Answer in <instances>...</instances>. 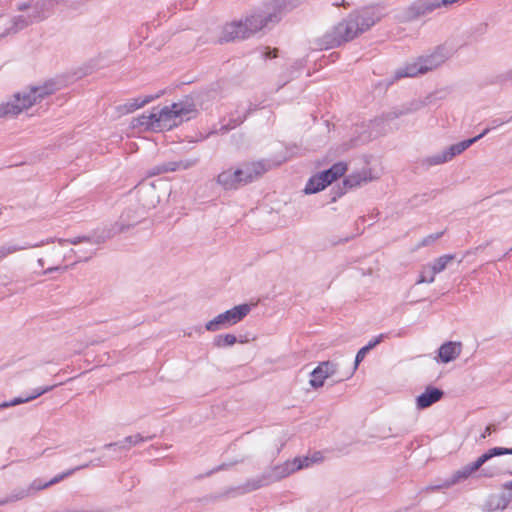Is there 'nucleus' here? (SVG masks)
<instances>
[{"label":"nucleus","mask_w":512,"mask_h":512,"mask_svg":"<svg viewBox=\"0 0 512 512\" xmlns=\"http://www.w3.org/2000/svg\"><path fill=\"white\" fill-rule=\"evenodd\" d=\"M303 0H272L253 10L244 19L233 21L223 27L221 42L243 40L251 37L270 22H278L282 13L298 6Z\"/></svg>","instance_id":"obj_1"},{"label":"nucleus","mask_w":512,"mask_h":512,"mask_svg":"<svg viewBox=\"0 0 512 512\" xmlns=\"http://www.w3.org/2000/svg\"><path fill=\"white\" fill-rule=\"evenodd\" d=\"M378 20L379 16L375 14L373 9H364L352 13L324 35L323 45L326 49L338 47L368 30Z\"/></svg>","instance_id":"obj_2"},{"label":"nucleus","mask_w":512,"mask_h":512,"mask_svg":"<svg viewBox=\"0 0 512 512\" xmlns=\"http://www.w3.org/2000/svg\"><path fill=\"white\" fill-rule=\"evenodd\" d=\"M57 90L53 81L15 93L7 102L0 104V117H15L33 105L41 102Z\"/></svg>","instance_id":"obj_3"},{"label":"nucleus","mask_w":512,"mask_h":512,"mask_svg":"<svg viewBox=\"0 0 512 512\" xmlns=\"http://www.w3.org/2000/svg\"><path fill=\"white\" fill-rule=\"evenodd\" d=\"M451 54L452 50L446 45H439L431 53L421 55L412 62H408L403 67L398 68L395 71L394 79L425 74L442 65Z\"/></svg>","instance_id":"obj_4"},{"label":"nucleus","mask_w":512,"mask_h":512,"mask_svg":"<svg viewBox=\"0 0 512 512\" xmlns=\"http://www.w3.org/2000/svg\"><path fill=\"white\" fill-rule=\"evenodd\" d=\"M154 109L159 131L171 130L183 121L189 120L195 113L194 105L188 102L173 103L161 109Z\"/></svg>","instance_id":"obj_5"},{"label":"nucleus","mask_w":512,"mask_h":512,"mask_svg":"<svg viewBox=\"0 0 512 512\" xmlns=\"http://www.w3.org/2000/svg\"><path fill=\"white\" fill-rule=\"evenodd\" d=\"M256 306L254 303H241L225 310L205 323V330L214 333L223 329L232 327L240 323L248 316L251 310Z\"/></svg>","instance_id":"obj_6"},{"label":"nucleus","mask_w":512,"mask_h":512,"mask_svg":"<svg viewBox=\"0 0 512 512\" xmlns=\"http://www.w3.org/2000/svg\"><path fill=\"white\" fill-rule=\"evenodd\" d=\"M512 455V449L502 448V447H494L489 449L487 452L482 454L475 462L470 463L457 471H455L451 476L445 480L443 486L448 488L461 481L468 479L473 473L480 469V467L495 456L501 455Z\"/></svg>","instance_id":"obj_7"},{"label":"nucleus","mask_w":512,"mask_h":512,"mask_svg":"<svg viewBox=\"0 0 512 512\" xmlns=\"http://www.w3.org/2000/svg\"><path fill=\"white\" fill-rule=\"evenodd\" d=\"M346 169L347 166L345 163L338 162L332 165L329 169L310 177L304 188L305 194H314L323 190L334 180L344 175Z\"/></svg>","instance_id":"obj_8"},{"label":"nucleus","mask_w":512,"mask_h":512,"mask_svg":"<svg viewBox=\"0 0 512 512\" xmlns=\"http://www.w3.org/2000/svg\"><path fill=\"white\" fill-rule=\"evenodd\" d=\"M440 8L438 0H416L398 14L401 21L409 22Z\"/></svg>","instance_id":"obj_9"},{"label":"nucleus","mask_w":512,"mask_h":512,"mask_svg":"<svg viewBox=\"0 0 512 512\" xmlns=\"http://www.w3.org/2000/svg\"><path fill=\"white\" fill-rule=\"evenodd\" d=\"M269 168V163L264 160L244 162L237 166L242 184H247L254 181L255 179L262 176L265 172H267Z\"/></svg>","instance_id":"obj_10"},{"label":"nucleus","mask_w":512,"mask_h":512,"mask_svg":"<svg viewBox=\"0 0 512 512\" xmlns=\"http://www.w3.org/2000/svg\"><path fill=\"white\" fill-rule=\"evenodd\" d=\"M338 366L331 361H323L310 373L309 384L313 389L321 388L325 381L334 376L337 372Z\"/></svg>","instance_id":"obj_11"},{"label":"nucleus","mask_w":512,"mask_h":512,"mask_svg":"<svg viewBox=\"0 0 512 512\" xmlns=\"http://www.w3.org/2000/svg\"><path fill=\"white\" fill-rule=\"evenodd\" d=\"M33 23L34 21L27 14L19 15L9 21L4 15H0V38L11 32L17 33Z\"/></svg>","instance_id":"obj_12"},{"label":"nucleus","mask_w":512,"mask_h":512,"mask_svg":"<svg viewBox=\"0 0 512 512\" xmlns=\"http://www.w3.org/2000/svg\"><path fill=\"white\" fill-rule=\"evenodd\" d=\"M463 345L459 341H448L443 343L436 356L438 363L447 364L455 361L462 353Z\"/></svg>","instance_id":"obj_13"},{"label":"nucleus","mask_w":512,"mask_h":512,"mask_svg":"<svg viewBox=\"0 0 512 512\" xmlns=\"http://www.w3.org/2000/svg\"><path fill=\"white\" fill-rule=\"evenodd\" d=\"M75 470L76 469H72L65 473H62V474L54 477L53 479H51L48 482H42L41 480H34L27 489H22L21 491H19V493L13 498V500L22 499L36 491L43 490L53 484H56V483L60 482L61 480H63L64 478L71 475Z\"/></svg>","instance_id":"obj_14"},{"label":"nucleus","mask_w":512,"mask_h":512,"mask_svg":"<svg viewBox=\"0 0 512 512\" xmlns=\"http://www.w3.org/2000/svg\"><path fill=\"white\" fill-rule=\"evenodd\" d=\"M49 5L50 3L45 0L29 4L23 3L18 5V10L26 11V14L36 23L44 20L48 16Z\"/></svg>","instance_id":"obj_15"},{"label":"nucleus","mask_w":512,"mask_h":512,"mask_svg":"<svg viewBox=\"0 0 512 512\" xmlns=\"http://www.w3.org/2000/svg\"><path fill=\"white\" fill-rule=\"evenodd\" d=\"M195 164V161H168L157 164L147 171L149 177L157 176L167 172H174L179 169H187Z\"/></svg>","instance_id":"obj_16"},{"label":"nucleus","mask_w":512,"mask_h":512,"mask_svg":"<svg viewBox=\"0 0 512 512\" xmlns=\"http://www.w3.org/2000/svg\"><path fill=\"white\" fill-rule=\"evenodd\" d=\"M489 133V129H484L479 135L463 140L459 143L453 144L450 147L444 149V153L446 154V157L448 161H451L455 156L461 154L466 149H468L471 145H473L475 142L483 138L486 134Z\"/></svg>","instance_id":"obj_17"},{"label":"nucleus","mask_w":512,"mask_h":512,"mask_svg":"<svg viewBox=\"0 0 512 512\" xmlns=\"http://www.w3.org/2000/svg\"><path fill=\"white\" fill-rule=\"evenodd\" d=\"M325 460V455L321 451H314L305 456H298L293 458L296 472L313 467L320 464Z\"/></svg>","instance_id":"obj_18"},{"label":"nucleus","mask_w":512,"mask_h":512,"mask_svg":"<svg viewBox=\"0 0 512 512\" xmlns=\"http://www.w3.org/2000/svg\"><path fill=\"white\" fill-rule=\"evenodd\" d=\"M160 95L161 93L155 95H147L145 97L132 98L127 100V102H125L124 104L119 105L117 109L121 114H129L139 108H142L143 106L152 102L153 100L157 99L158 97H160Z\"/></svg>","instance_id":"obj_19"},{"label":"nucleus","mask_w":512,"mask_h":512,"mask_svg":"<svg viewBox=\"0 0 512 512\" xmlns=\"http://www.w3.org/2000/svg\"><path fill=\"white\" fill-rule=\"evenodd\" d=\"M217 182L226 190L236 189L239 185H242L237 167L222 171L217 177Z\"/></svg>","instance_id":"obj_20"},{"label":"nucleus","mask_w":512,"mask_h":512,"mask_svg":"<svg viewBox=\"0 0 512 512\" xmlns=\"http://www.w3.org/2000/svg\"><path fill=\"white\" fill-rule=\"evenodd\" d=\"M443 396V392L435 387H428L423 393L416 398L418 409H425L432 404L438 402Z\"/></svg>","instance_id":"obj_21"},{"label":"nucleus","mask_w":512,"mask_h":512,"mask_svg":"<svg viewBox=\"0 0 512 512\" xmlns=\"http://www.w3.org/2000/svg\"><path fill=\"white\" fill-rule=\"evenodd\" d=\"M132 128H139L143 130L159 131V125L156 122L155 109L152 112L142 114L133 118L131 122Z\"/></svg>","instance_id":"obj_22"},{"label":"nucleus","mask_w":512,"mask_h":512,"mask_svg":"<svg viewBox=\"0 0 512 512\" xmlns=\"http://www.w3.org/2000/svg\"><path fill=\"white\" fill-rule=\"evenodd\" d=\"M294 473H296V469L293 459H289L281 464L274 466L269 473V477L272 481H277Z\"/></svg>","instance_id":"obj_23"},{"label":"nucleus","mask_w":512,"mask_h":512,"mask_svg":"<svg viewBox=\"0 0 512 512\" xmlns=\"http://www.w3.org/2000/svg\"><path fill=\"white\" fill-rule=\"evenodd\" d=\"M512 500V492H502L492 495L488 500V507L490 510H504Z\"/></svg>","instance_id":"obj_24"},{"label":"nucleus","mask_w":512,"mask_h":512,"mask_svg":"<svg viewBox=\"0 0 512 512\" xmlns=\"http://www.w3.org/2000/svg\"><path fill=\"white\" fill-rule=\"evenodd\" d=\"M52 388H53V386L44 387V388H37V389L34 390L33 394L30 395V396H27L25 398H23V397H16V398H14V399H12L10 401L1 403L0 404V409L8 408V407H13V406H17V405L24 404V403H27L29 401H32V400L36 399L37 397L43 395L44 393L50 391Z\"/></svg>","instance_id":"obj_25"},{"label":"nucleus","mask_w":512,"mask_h":512,"mask_svg":"<svg viewBox=\"0 0 512 512\" xmlns=\"http://www.w3.org/2000/svg\"><path fill=\"white\" fill-rule=\"evenodd\" d=\"M307 64L306 58H299L293 61V63L290 65V67L287 69V71L284 74L285 83L298 78L303 70L305 69Z\"/></svg>","instance_id":"obj_26"},{"label":"nucleus","mask_w":512,"mask_h":512,"mask_svg":"<svg viewBox=\"0 0 512 512\" xmlns=\"http://www.w3.org/2000/svg\"><path fill=\"white\" fill-rule=\"evenodd\" d=\"M238 342L237 337L232 333L218 334L213 338V346L224 349L234 346Z\"/></svg>","instance_id":"obj_27"},{"label":"nucleus","mask_w":512,"mask_h":512,"mask_svg":"<svg viewBox=\"0 0 512 512\" xmlns=\"http://www.w3.org/2000/svg\"><path fill=\"white\" fill-rule=\"evenodd\" d=\"M335 234L341 236V238L334 240V243H340L346 241L359 234L358 229L355 226H336L334 231Z\"/></svg>","instance_id":"obj_28"},{"label":"nucleus","mask_w":512,"mask_h":512,"mask_svg":"<svg viewBox=\"0 0 512 512\" xmlns=\"http://www.w3.org/2000/svg\"><path fill=\"white\" fill-rule=\"evenodd\" d=\"M246 119V113H238L237 116L232 115L227 123H223L219 129V132L226 133L232 129H235L237 126L242 124L244 120Z\"/></svg>","instance_id":"obj_29"},{"label":"nucleus","mask_w":512,"mask_h":512,"mask_svg":"<svg viewBox=\"0 0 512 512\" xmlns=\"http://www.w3.org/2000/svg\"><path fill=\"white\" fill-rule=\"evenodd\" d=\"M449 162L444 151L430 155L422 160V165L426 168L431 166L441 165Z\"/></svg>","instance_id":"obj_30"},{"label":"nucleus","mask_w":512,"mask_h":512,"mask_svg":"<svg viewBox=\"0 0 512 512\" xmlns=\"http://www.w3.org/2000/svg\"><path fill=\"white\" fill-rule=\"evenodd\" d=\"M115 233H113L110 229H107V226H101L100 229L97 230L96 235L92 238H85L88 242L93 244H98L104 242L106 239L111 238Z\"/></svg>","instance_id":"obj_31"},{"label":"nucleus","mask_w":512,"mask_h":512,"mask_svg":"<svg viewBox=\"0 0 512 512\" xmlns=\"http://www.w3.org/2000/svg\"><path fill=\"white\" fill-rule=\"evenodd\" d=\"M422 106H423V103H421V102L412 103L411 106L408 107V108L400 109V110H395V111L387 113L386 114V120L387 121L388 120H393V119H396V118L400 117L401 115L415 112V111H417Z\"/></svg>","instance_id":"obj_32"},{"label":"nucleus","mask_w":512,"mask_h":512,"mask_svg":"<svg viewBox=\"0 0 512 512\" xmlns=\"http://www.w3.org/2000/svg\"><path fill=\"white\" fill-rule=\"evenodd\" d=\"M437 273L430 266V264L424 266L419 274V278L417 280L418 284L422 283H432L435 280V276Z\"/></svg>","instance_id":"obj_33"},{"label":"nucleus","mask_w":512,"mask_h":512,"mask_svg":"<svg viewBox=\"0 0 512 512\" xmlns=\"http://www.w3.org/2000/svg\"><path fill=\"white\" fill-rule=\"evenodd\" d=\"M453 258L454 257L452 255H443L437 258L434 262L430 263V266L438 274L447 267V265L453 260Z\"/></svg>","instance_id":"obj_34"},{"label":"nucleus","mask_w":512,"mask_h":512,"mask_svg":"<svg viewBox=\"0 0 512 512\" xmlns=\"http://www.w3.org/2000/svg\"><path fill=\"white\" fill-rule=\"evenodd\" d=\"M367 179L362 177L360 174H352L345 178L344 185L349 188L361 185L362 182H366Z\"/></svg>","instance_id":"obj_35"},{"label":"nucleus","mask_w":512,"mask_h":512,"mask_svg":"<svg viewBox=\"0 0 512 512\" xmlns=\"http://www.w3.org/2000/svg\"><path fill=\"white\" fill-rule=\"evenodd\" d=\"M145 441V438L140 434H135L124 438L122 441L124 447H131L138 445Z\"/></svg>","instance_id":"obj_36"},{"label":"nucleus","mask_w":512,"mask_h":512,"mask_svg":"<svg viewBox=\"0 0 512 512\" xmlns=\"http://www.w3.org/2000/svg\"><path fill=\"white\" fill-rule=\"evenodd\" d=\"M443 234H444V230L432 233L422 240L421 245L422 246L430 245V244L434 243L437 239H439Z\"/></svg>","instance_id":"obj_37"},{"label":"nucleus","mask_w":512,"mask_h":512,"mask_svg":"<svg viewBox=\"0 0 512 512\" xmlns=\"http://www.w3.org/2000/svg\"><path fill=\"white\" fill-rule=\"evenodd\" d=\"M361 220L363 222H366V221H373L372 224H374L375 222H379V221H382V217H381V213L378 212V211H372L371 213L367 214V215H364L361 217Z\"/></svg>","instance_id":"obj_38"},{"label":"nucleus","mask_w":512,"mask_h":512,"mask_svg":"<svg viewBox=\"0 0 512 512\" xmlns=\"http://www.w3.org/2000/svg\"><path fill=\"white\" fill-rule=\"evenodd\" d=\"M511 121H512V117L505 118V119H500V118L493 119L490 121V126H488L486 129H489V132H490L491 130L496 129L497 127H500L503 124L509 123Z\"/></svg>","instance_id":"obj_39"},{"label":"nucleus","mask_w":512,"mask_h":512,"mask_svg":"<svg viewBox=\"0 0 512 512\" xmlns=\"http://www.w3.org/2000/svg\"><path fill=\"white\" fill-rule=\"evenodd\" d=\"M383 338H384L383 335H378V336L374 337L373 339H371L368 342V344L366 346H364V348L367 349V352L370 351L371 349L376 347L379 343H381Z\"/></svg>","instance_id":"obj_40"},{"label":"nucleus","mask_w":512,"mask_h":512,"mask_svg":"<svg viewBox=\"0 0 512 512\" xmlns=\"http://www.w3.org/2000/svg\"><path fill=\"white\" fill-rule=\"evenodd\" d=\"M367 349H365L364 347H362L356 354V358H355V364H354V371L357 369L358 365L360 362H362L367 354Z\"/></svg>","instance_id":"obj_41"},{"label":"nucleus","mask_w":512,"mask_h":512,"mask_svg":"<svg viewBox=\"0 0 512 512\" xmlns=\"http://www.w3.org/2000/svg\"><path fill=\"white\" fill-rule=\"evenodd\" d=\"M277 52H278L277 49H270L269 47H266L262 50L261 54H262V57L265 59H272V58L277 57Z\"/></svg>","instance_id":"obj_42"},{"label":"nucleus","mask_w":512,"mask_h":512,"mask_svg":"<svg viewBox=\"0 0 512 512\" xmlns=\"http://www.w3.org/2000/svg\"><path fill=\"white\" fill-rule=\"evenodd\" d=\"M500 77L502 82L512 83V69L504 72Z\"/></svg>","instance_id":"obj_43"},{"label":"nucleus","mask_w":512,"mask_h":512,"mask_svg":"<svg viewBox=\"0 0 512 512\" xmlns=\"http://www.w3.org/2000/svg\"><path fill=\"white\" fill-rule=\"evenodd\" d=\"M482 473L484 476H487V477H493L497 474V472L495 470H487V469H484L482 471Z\"/></svg>","instance_id":"obj_44"},{"label":"nucleus","mask_w":512,"mask_h":512,"mask_svg":"<svg viewBox=\"0 0 512 512\" xmlns=\"http://www.w3.org/2000/svg\"><path fill=\"white\" fill-rule=\"evenodd\" d=\"M504 489L512 492V480L504 484Z\"/></svg>","instance_id":"obj_45"},{"label":"nucleus","mask_w":512,"mask_h":512,"mask_svg":"<svg viewBox=\"0 0 512 512\" xmlns=\"http://www.w3.org/2000/svg\"><path fill=\"white\" fill-rule=\"evenodd\" d=\"M7 502H8V500L0 501V505H3V504H5V503H7Z\"/></svg>","instance_id":"obj_46"}]
</instances>
